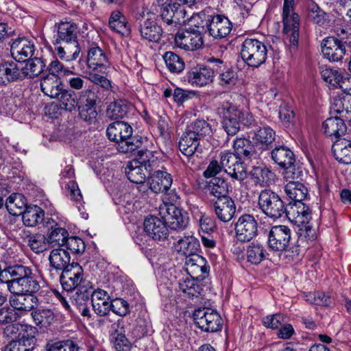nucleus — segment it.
<instances>
[{
  "instance_id": "14",
  "label": "nucleus",
  "mask_w": 351,
  "mask_h": 351,
  "mask_svg": "<svg viewBox=\"0 0 351 351\" xmlns=\"http://www.w3.org/2000/svg\"><path fill=\"white\" fill-rule=\"evenodd\" d=\"M160 214L171 230H183L187 227L188 217L186 213H183L173 203L160 208Z\"/></svg>"
},
{
  "instance_id": "63",
  "label": "nucleus",
  "mask_w": 351,
  "mask_h": 351,
  "mask_svg": "<svg viewBox=\"0 0 351 351\" xmlns=\"http://www.w3.org/2000/svg\"><path fill=\"white\" fill-rule=\"evenodd\" d=\"M110 311L119 316L123 317L130 313L129 304L125 300L117 298L111 301Z\"/></svg>"
},
{
  "instance_id": "37",
  "label": "nucleus",
  "mask_w": 351,
  "mask_h": 351,
  "mask_svg": "<svg viewBox=\"0 0 351 351\" xmlns=\"http://www.w3.org/2000/svg\"><path fill=\"white\" fill-rule=\"evenodd\" d=\"M199 141L197 137L185 130L178 143L179 149L187 158H190L197 150Z\"/></svg>"
},
{
  "instance_id": "56",
  "label": "nucleus",
  "mask_w": 351,
  "mask_h": 351,
  "mask_svg": "<svg viewBox=\"0 0 351 351\" xmlns=\"http://www.w3.org/2000/svg\"><path fill=\"white\" fill-rule=\"evenodd\" d=\"M78 345L71 339L48 343L47 351H79Z\"/></svg>"
},
{
  "instance_id": "32",
  "label": "nucleus",
  "mask_w": 351,
  "mask_h": 351,
  "mask_svg": "<svg viewBox=\"0 0 351 351\" xmlns=\"http://www.w3.org/2000/svg\"><path fill=\"white\" fill-rule=\"evenodd\" d=\"M134 107L128 101L119 99L110 103L106 109V117L112 120L122 119L127 117Z\"/></svg>"
},
{
  "instance_id": "20",
  "label": "nucleus",
  "mask_w": 351,
  "mask_h": 351,
  "mask_svg": "<svg viewBox=\"0 0 351 351\" xmlns=\"http://www.w3.org/2000/svg\"><path fill=\"white\" fill-rule=\"evenodd\" d=\"M172 183V176L166 171L157 170L148 176L149 189L155 193H167Z\"/></svg>"
},
{
  "instance_id": "12",
  "label": "nucleus",
  "mask_w": 351,
  "mask_h": 351,
  "mask_svg": "<svg viewBox=\"0 0 351 351\" xmlns=\"http://www.w3.org/2000/svg\"><path fill=\"white\" fill-rule=\"evenodd\" d=\"M59 278L62 287L66 292V295L70 291L81 288L86 285L85 282H90L84 278L82 267L75 262H72L71 267L62 271Z\"/></svg>"
},
{
  "instance_id": "6",
  "label": "nucleus",
  "mask_w": 351,
  "mask_h": 351,
  "mask_svg": "<svg viewBox=\"0 0 351 351\" xmlns=\"http://www.w3.org/2000/svg\"><path fill=\"white\" fill-rule=\"evenodd\" d=\"M266 45L258 39L246 38L241 46V57L243 62L252 68H258L267 58Z\"/></svg>"
},
{
  "instance_id": "9",
  "label": "nucleus",
  "mask_w": 351,
  "mask_h": 351,
  "mask_svg": "<svg viewBox=\"0 0 351 351\" xmlns=\"http://www.w3.org/2000/svg\"><path fill=\"white\" fill-rule=\"evenodd\" d=\"M294 0H284L282 11L283 33L289 39L291 49H295L298 45L300 17L292 12Z\"/></svg>"
},
{
  "instance_id": "28",
  "label": "nucleus",
  "mask_w": 351,
  "mask_h": 351,
  "mask_svg": "<svg viewBox=\"0 0 351 351\" xmlns=\"http://www.w3.org/2000/svg\"><path fill=\"white\" fill-rule=\"evenodd\" d=\"M332 151L336 160L343 164H351V137L336 140L332 147Z\"/></svg>"
},
{
  "instance_id": "2",
  "label": "nucleus",
  "mask_w": 351,
  "mask_h": 351,
  "mask_svg": "<svg viewBox=\"0 0 351 351\" xmlns=\"http://www.w3.org/2000/svg\"><path fill=\"white\" fill-rule=\"evenodd\" d=\"M77 33V27L74 23L62 22L58 25L54 50L61 60L69 62L78 58L80 48Z\"/></svg>"
},
{
  "instance_id": "49",
  "label": "nucleus",
  "mask_w": 351,
  "mask_h": 351,
  "mask_svg": "<svg viewBox=\"0 0 351 351\" xmlns=\"http://www.w3.org/2000/svg\"><path fill=\"white\" fill-rule=\"evenodd\" d=\"M167 69L171 73H180L185 66L182 58L173 51H167L162 56Z\"/></svg>"
},
{
  "instance_id": "44",
  "label": "nucleus",
  "mask_w": 351,
  "mask_h": 351,
  "mask_svg": "<svg viewBox=\"0 0 351 351\" xmlns=\"http://www.w3.org/2000/svg\"><path fill=\"white\" fill-rule=\"evenodd\" d=\"M45 69V62L40 58H29L25 66L22 67L25 79H34L40 75Z\"/></svg>"
},
{
  "instance_id": "25",
  "label": "nucleus",
  "mask_w": 351,
  "mask_h": 351,
  "mask_svg": "<svg viewBox=\"0 0 351 351\" xmlns=\"http://www.w3.org/2000/svg\"><path fill=\"white\" fill-rule=\"evenodd\" d=\"M213 210L217 219L226 223L234 217L236 205L230 197L217 199L213 203Z\"/></svg>"
},
{
  "instance_id": "42",
  "label": "nucleus",
  "mask_w": 351,
  "mask_h": 351,
  "mask_svg": "<svg viewBox=\"0 0 351 351\" xmlns=\"http://www.w3.org/2000/svg\"><path fill=\"white\" fill-rule=\"evenodd\" d=\"M34 324L40 327L47 328L55 320L53 311L48 308H36L31 313Z\"/></svg>"
},
{
  "instance_id": "10",
  "label": "nucleus",
  "mask_w": 351,
  "mask_h": 351,
  "mask_svg": "<svg viewBox=\"0 0 351 351\" xmlns=\"http://www.w3.org/2000/svg\"><path fill=\"white\" fill-rule=\"evenodd\" d=\"M195 325L202 331L215 332L221 330L223 320L217 311L202 307L195 309L193 315Z\"/></svg>"
},
{
  "instance_id": "4",
  "label": "nucleus",
  "mask_w": 351,
  "mask_h": 351,
  "mask_svg": "<svg viewBox=\"0 0 351 351\" xmlns=\"http://www.w3.org/2000/svg\"><path fill=\"white\" fill-rule=\"evenodd\" d=\"M197 21L195 27L202 29V31H208L209 35L215 38H222L228 36L232 28V24L228 17L222 14H215L210 8L205 9L193 17Z\"/></svg>"
},
{
  "instance_id": "18",
  "label": "nucleus",
  "mask_w": 351,
  "mask_h": 351,
  "mask_svg": "<svg viewBox=\"0 0 351 351\" xmlns=\"http://www.w3.org/2000/svg\"><path fill=\"white\" fill-rule=\"evenodd\" d=\"M34 51V42L25 37L14 39L10 46L12 58L19 62H25L31 58Z\"/></svg>"
},
{
  "instance_id": "7",
  "label": "nucleus",
  "mask_w": 351,
  "mask_h": 351,
  "mask_svg": "<svg viewBox=\"0 0 351 351\" xmlns=\"http://www.w3.org/2000/svg\"><path fill=\"white\" fill-rule=\"evenodd\" d=\"M133 153L137 158L128 164L125 173L131 182H145L148 171L147 166L150 167L149 158L153 157L152 152L147 149H138Z\"/></svg>"
},
{
  "instance_id": "21",
  "label": "nucleus",
  "mask_w": 351,
  "mask_h": 351,
  "mask_svg": "<svg viewBox=\"0 0 351 351\" xmlns=\"http://www.w3.org/2000/svg\"><path fill=\"white\" fill-rule=\"evenodd\" d=\"M25 79L22 68L14 61H4L0 63V84L7 85L12 82H21Z\"/></svg>"
},
{
  "instance_id": "33",
  "label": "nucleus",
  "mask_w": 351,
  "mask_h": 351,
  "mask_svg": "<svg viewBox=\"0 0 351 351\" xmlns=\"http://www.w3.org/2000/svg\"><path fill=\"white\" fill-rule=\"evenodd\" d=\"M25 330L29 328L34 334L36 329L31 326H25ZM36 339L33 335H23L16 341H12L5 348V351H32L36 346Z\"/></svg>"
},
{
  "instance_id": "62",
  "label": "nucleus",
  "mask_w": 351,
  "mask_h": 351,
  "mask_svg": "<svg viewBox=\"0 0 351 351\" xmlns=\"http://www.w3.org/2000/svg\"><path fill=\"white\" fill-rule=\"evenodd\" d=\"M296 226L298 228V234L301 240L314 241L316 239L315 230L310 224V221Z\"/></svg>"
},
{
  "instance_id": "38",
  "label": "nucleus",
  "mask_w": 351,
  "mask_h": 351,
  "mask_svg": "<svg viewBox=\"0 0 351 351\" xmlns=\"http://www.w3.org/2000/svg\"><path fill=\"white\" fill-rule=\"evenodd\" d=\"M233 149L239 157L243 156L247 159H255L258 156V153L254 145L246 138H237L234 141Z\"/></svg>"
},
{
  "instance_id": "19",
  "label": "nucleus",
  "mask_w": 351,
  "mask_h": 351,
  "mask_svg": "<svg viewBox=\"0 0 351 351\" xmlns=\"http://www.w3.org/2000/svg\"><path fill=\"white\" fill-rule=\"evenodd\" d=\"M286 210L285 215L295 225L305 223L311 219V211L302 201L290 202Z\"/></svg>"
},
{
  "instance_id": "47",
  "label": "nucleus",
  "mask_w": 351,
  "mask_h": 351,
  "mask_svg": "<svg viewBox=\"0 0 351 351\" xmlns=\"http://www.w3.org/2000/svg\"><path fill=\"white\" fill-rule=\"evenodd\" d=\"M207 189L210 194L217 199L228 197V184L226 180L219 177H214L208 182Z\"/></svg>"
},
{
  "instance_id": "50",
  "label": "nucleus",
  "mask_w": 351,
  "mask_h": 351,
  "mask_svg": "<svg viewBox=\"0 0 351 351\" xmlns=\"http://www.w3.org/2000/svg\"><path fill=\"white\" fill-rule=\"evenodd\" d=\"M69 236L68 231L60 227L51 226V231L48 233L47 239V241L51 247L58 246V247H63L65 239Z\"/></svg>"
},
{
  "instance_id": "31",
  "label": "nucleus",
  "mask_w": 351,
  "mask_h": 351,
  "mask_svg": "<svg viewBox=\"0 0 351 351\" xmlns=\"http://www.w3.org/2000/svg\"><path fill=\"white\" fill-rule=\"evenodd\" d=\"M138 30L142 39L152 43H158L162 35V29L155 21L147 19L141 22Z\"/></svg>"
},
{
  "instance_id": "53",
  "label": "nucleus",
  "mask_w": 351,
  "mask_h": 351,
  "mask_svg": "<svg viewBox=\"0 0 351 351\" xmlns=\"http://www.w3.org/2000/svg\"><path fill=\"white\" fill-rule=\"evenodd\" d=\"M47 71H48L49 76L60 80L62 77L69 76L74 73L73 71L64 66L58 59L51 62L47 68Z\"/></svg>"
},
{
  "instance_id": "54",
  "label": "nucleus",
  "mask_w": 351,
  "mask_h": 351,
  "mask_svg": "<svg viewBox=\"0 0 351 351\" xmlns=\"http://www.w3.org/2000/svg\"><path fill=\"white\" fill-rule=\"evenodd\" d=\"M77 106H96L99 97L94 88L82 90L77 98Z\"/></svg>"
},
{
  "instance_id": "29",
  "label": "nucleus",
  "mask_w": 351,
  "mask_h": 351,
  "mask_svg": "<svg viewBox=\"0 0 351 351\" xmlns=\"http://www.w3.org/2000/svg\"><path fill=\"white\" fill-rule=\"evenodd\" d=\"M250 134H252L254 142L261 145L264 149H268L273 147L272 143L276 138V132L271 128L267 125L255 126V128L251 130Z\"/></svg>"
},
{
  "instance_id": "46",
  "label": "nucleus",
  "mask_w": 351,
  "mask_h": 351,
  "mask_svg": "<svg viewBox=\"0 0 351 351\" xmlns=\"http://www.w3.org/2000/svg\"><path fill=\"white\" fill-rule=\"evenodd\" d=\"M199 141L212 134L210 124L204 119H197L189 124L185 130Z\"/></svg>"
},
{
  "instance_id": "60",
  "label": "nucleus",
  "mask_w": 351,
  "mask_h": 351,
  "mask_svg": "<svg viewBox=\"0 0 351 351\" xmlns=\"http://www.w3.org/2000/svg\"><path fill=\"white\" fill-rule=\"evenodd\" d=\"M221 166L223 171L227 173L228 169H230L238 162L241 158L235 152L223 151L219 154Z\"/></svg>"
},
{
  "instance_id": "36",
  "label": "nucleus",
  "mask_w": 351,
  "mask_h": 351,
  "mask_svg": "<svg viewBox=\"0 0 351 351\" xmlns=\"http://www.w3.org/2000/svg\"><path fill=\"white\" fill-rule=\"evenodd\" d=\"M200 245L197 239L193 236H187L180 238L178 240L175 245L177 252L186 256V258L197 254Z\"/></svg>"
},
{
  "instance_id": "3",
  "label": "nucleus",
  "mask_w": 351,
  "mask_h": 351,
  "mask_svg": "<svg viewBox=\"0 0 351 351\" xmlns=\"http://www.w3.org/2000/svg\"><path fill=\"white\" fill-rule=\"evenodd\" d=\"M132 134V127L125 121H116L106 130L108 139L117 143L118 150L124 154L133 153L142 147L143 138Z\"/></svg>"
},
{
  "instance_id": "59",
  "label": "nucleus",
  "mask_w": 351,
  "mask_h": 351,
  "mask_svg": "<svg viewBox=\"0 0 351 351\" xmlns=\"http://www.w3.org/2000/svg\"><path fill=\"white\" fill-rule=\"evenodd\" d=\"M321 75L325 82L333 87H336L337 84H339V82H341L340 80H341L343 74L337 69L325 68L322 70Z\"/></svg>"
},
{
  "instance_id": "39",
  "label": "nucleus",
  "mask_w": 351,
  "mask_h": 351,
  "mask_svg": "<svg viewBox=\"0 0 351 351\" xmlns=\"http://www.w3.org/2000/svg\"><path fill=\"white\" fill-rule=\"evenodd\" d=\"M268 255L263 244L257 241L250 243L246 250L247 261L253 265L260 264Z\"/></svg>"
},
{
  "instance_id": "58",
  "label": "nucleus",
  "mask_w": 351,
  "mask_h": 351,
  "mask_svg": "<svg viewBox=\"0 0 351 351\" xmlns=\"http://www.w3.org/2000/svg\"><path fill=\"white\" fill-rule=\"evenodd\" d=\"M227 174L233 179L240 182L243 181L247 176L245 164L241 159L238 162L234 165L232 168L228 169Z\"/></svg>"
},
{
  "instance_id": "55",
  "label": "nucleus",
  "mask_w": 351,
  "mask_h": 351,
  "mask_svg": "<svg viewBox=\"0 0 351 351\" xmlns=\"http://www.w3.org/2000/svg\"><path fill=\"white\" fill-rule=\"evenodd\" d=\"M179 289L191 297H197L202 291V287L194 278H189L179 282Z\"/></svg>"
},
{
  "instance_id": "13",
  "label": "nucleus",
  "mask_w": 351,
  "mask_h": 351,
  "mask_svg": "<svg viewBox=\"0 0 351 351\" xmlns=\"http://www.w3.org/2000/svg\"><path fill=\"white\" fill-rule=\"evenodd\" d=\"M202 29L179 31L174 38L176 45L185 51H194L202 47L204 41Z\"/></svg>"
},
{
  "instance_id": "40",
  "label": "nucleus",
  "mask_w": 351,
  "mask_h": 351,
  "mask_svg": "<svg viewBox=\"0 0 351 351\" xmlns=\"http://www.w3.org/2000/svg\"><path fill=\"white\" fill-rule=\"evenodd\" d=\"M40 88L43 93L51 98H57L64 90L60 79L53 78L47 75L40 82Z\"/></svg>"
},
{
  "instance_id": "17",
  "label": "nucleus",
  "mask_w": 351,
  "mask_h": 351,
  "mask_svg": "<svg viewBox=\"0 0 351 351\" xmlns=\"http://www.w3.org/2000/svg\"><path fill=\"white\" fill-rule=\"evenodd\" d=\"M144 230L149 237L158 241L167 239L169 233L165 220L154 216L145 218Z\"/></svg>"
},
{
  "instance_id": "11",
  "label": "nucleus",
  "mask_w": 351,
  "mask_h": 351,
  "mask_svg": "<svg viewBox=\"0 0 351 351\" xmlns=\"http://www.w3.org/2000/svg\"><path fill=\"white\" fill-rule=\"evenodd\" d=\"M222 116V126L228 135L234 136L241 128V118L243 111L229 102H223L218 108Z\"/></svg>"
},
{
  "instance_id": "57",
  "label": "nucleus",
  "mask_w": 351,
  "mask_h": 351,
  "mask_svg": "<svg viewBox=\"0 0 351 351\" xmlns=\"http://www.w3.org/2000/svg\"><path fill=\"white\" fill-rule=\"evenodd\" d=\"M66 250H69L73 254H81L85 250V243L82 239L77 237H67L64 242Z\"/></svg>"
},
{
  "instance_id": "41",
  "label": "nucleus",
  "mask_w": 351,
  "mask_h": 351,
  "mask_svg": "<svg viewBox=\"0 0 351 351\" xmlns=\"http://www.w3.org/2000/svg\"><path fill=\"white\" fill-rule=\"evenodd\" d=\"M206 259L199 254H193L186 258L185 266L186 270L191 276L196 275L197 277L200 274L207 273V267L206 266Z\"/></svg>"
},
{
  "instance_id": "43",
  "label": "nucleus",
  "mask_w": 351,
  "mask_h": 351,
  "mask_svg": "<svg viewBox=\"0 0 351 351\" xmlns=\"http://www.w3.org/2000/svg\"><path fill=\"white\" fill-rule=\"evenodd\" d=\"M81 288L76 289L73 291H70L67 295L73 305L77 307L88 304L91 295L93 286L91 282H85Z\"/></svg>"
},
{
  "instance_id": "34",
  "label": "nucleus",
  "mask_w": 351,
  "mask_h": 351,
  "mask_svg": "<svg viewBox=\"0 0 351 351\" xmlns=\"http://www.w3.org/2000/svg\"><path fill=\"white\" fill-rule=\"evenodd\" d=\"M208 62L214 64V66H216V68L215 67V72L219 73L221 71L219 77V83L221 86H230L236 84V72L230 68H228L226 71H223L224 68L222 69V67H225V65L221 59L211 58L208 59Z\"/></svg>"
},
{
  "instance_id": "64",
  "label": "nucleus",
  "mask_w": 351,
  "mask_h": 351,
  "mask_svg": "<svg viewBox=\"0 0 351 351\" xmlns=\"http://www.w3.org/2000/svg\"><path fill=\"white\" fill-rule=\"evenodd\" d=\"M79 116L84 121L89 123H94L97 117L96 106H77Z\"/></svg>"
},
{
  "instance_id": "45",
  "label": "nucleus",
  "mask_w": 351,
  "mask_h": 351,
  "mask_svg": "<svg viewBox=\"0 0 351 351\" xmlns=\"http://www.w3.org/2000/svg\"><path fill=\"white\" fill-rule=\"evenodd\" d=\"M285 192L293 202L303 201L308 194L306 186L302 183L295 181H289L285 185Z\"/></svg>"
},
{
  "instance_id": "27",
  "label": "nucleus",
  "mask_w": 351,
  "mask_h": 351,
  "mask_svg": "<svg viewBox=\"0 0 351 351\" xmlns=\"http://www.w3.org/2000/svg\"><path fill=\"white\" fill-rule=\"evenodd\" d=\"M322 129L324 134L332 139L335 138L337 140L341 136L350 135L349 133L346 134L347 127L344 121L337 117L326 119L322 123Z\"/></svg>"
},
{
  "instance_id": "5",
  "label": "nucleus",
  "mask_w": 351,
  "mask_h": 351,
  "mask_svg": "<svg viewBox=\"0 0 351 351\" xmlns=\"http://www.w3.org/2000/svg\"><path fill=\"white\" fill-rule=\"evenodd\" d=\"M258 206L263 214L274 220L285 215L287 206L281 197L270 189L261 191L258 197Z\"/></svg>"
},
{
  "instance_id": "30",
  "label": "nucleus",
  "mask_w": 351,
  "mask_h": 351,
  "mask_svg": "<svg viewBox=\"0 0 351 351\" xmlns=\"http://www.w3.org/2000/svg\"><path fill=\"white\" fill-rule=\"evenodd\" d=\"M70 261L69 253L62 247L52 250L49 256L50 267L62 272L71 267Z\"/></svg>"
},
{
  "instance_id": "22",
  "label": "nucleus",
  "mask_w": 351,
  "mask_h": 351,
  "mask_svg": "<svg viewBox=\"0 0 351 351\" xmlns=\"http://www.w3.org/2000/svg\"><path fill=\"white\" fill-rule=\"evenodd\" d=\"M322 51L324 57L332 62L341 60L345 55L346 48L338 38L330 36L323 40Z\"/></svg>"
},
{
  "instance_id": "51",
  "label": "nucleus",
  "mask_w": 351,
  "mask_h": 351,
  "mask_svg": "<svg viewBox=\"0 0 351 351\" xmlns=\"http://www.w3.org/2000/svg\"><path fill=\"white\" fill-rule=\"evenodd\" d=\"M252 180L256 185L263 186L271 179L274 173L267 167H254L250 171Z\"/></svg>"
},
{
  "instance_id": "48",
  "label": "nucleus",
  "mask_w": 351,
  "mask_h": 351,
  "mask_svg": "<svg viewBox=\"0 0 351 351\" xmlns=\"http://www.w3.org/2000/svg\"><path fill=\"white\" fill-rule=\"evenodd\" d=\"M25 239L30 249L36 254L44 252L49 245L47 237L42 234H29Z\"/></svg>"
},
{
  "instance_id": "15",
  "label": "nucleus",
  "mask_w": 351,
  "mask_h": 351,
  "mask_svg": "<svg viewBox=\"0 0 351 351\" xmlns=\"http://www.w3.org/2000/svg\"><path fill=\"white\" fill-rule=\"evenodd\" d=\"M236 238L241 242H248L258 234V222L254 216L241 215L235 223Z\"/></svg>"
},
{
  "instance_id": "61",
  "label": "nucleus",
  "mask_w": 351,
  "mask_h": 351,
  "mask_svg": "<svg viewBox=\"0 0 351 351\" xmlns=\"http://www.w3.org/2000/svg\"><path fill=\"white\" fill-rule=\"evenodd\" d=\"M262 322L267 328L276 329L287 322V317L282 313H276L264 317Z\"/></svg>"
},
{
  "instance_id": "1",
  "label": "nucleus",
  "mask_w": 351,
  "mask_h": 351,
  "mask_svg": "<svg viewBox=\"0 0 351 351\" xmlns=\"http://www.w3.org/2000/svg\"><path fill=\"white\" fill-rule=\"evenodd\" d=\"M3 276L10 293L35 294L40 289V282L29 267L5 262Z\"/></svg>"
},
{
  "instance_id": "8",
  "label": "nucleus",
  "mask_w": 351,
  "mask_h": 351,
  "mask_svg": "<svg viewBox=\"0 0 351 351\" xmlns=\"http://www.w3.org/2000/svg\"><path fill=\"white\" fill-rule=\"evenodd\" d=\"M272 160L275 164L284 169V176L287 179L298 178L301 171L295 167V156L293 152L287 146H275L270 152Z\"/></svg>"
},
{
  "instance_id": "26",
  "label": "nucleus",
  "mask_w": 351,
  "mask_h": 351,
  "mask_svg": "<svg viewBox=\"0 0 351 351\" xmlns=\"http://www.w3.org/2000/svg\"><path fill=\"white\" fill-rule=\"evenodd\" d=\"M215 66H199L187 73L188 82L197 86H204L211 83L214 79Z\"/></svg>"
},
{
  "instance_id": "24",
  "label": "nucleus",
  "mask_w": 351,
  "mask_h": 351,
  "mask_svg": "<svg viewBox=\"0 0 351 351\" xmlns=\"http://www.w3.org/2000/svg\"><path fill=\"white\" fill-rule=\"evenodd\" d=\"M12 295L10 298L11 306L19 311H32L38 306V298L35 294L28 293H11Z\"/></svg>"
},
{
  "instance_id": "35",
  "label": "nucleus",
  "mask_w": 351,
  "mask_h": 351,
  "mask_svg": "<svg viewBox=\"0 0 351 351\" xmlns=\"http://www.w3.org/2000/svg\"><path fill=\"white\" fill-rule=\"evenodd\" d=\"M20 214H22L23 221L25 226L34 227L45 220L44 210L36 205L25 206L24 211L19 215Z\"/></svg>"
},
{
  "instance_id": "52",
  "label": "nucleus",
  "mask_w": 351,
  "mask_h": 351,
  "mask_svg": "<svg viewBox=\"0 0 351 351\" xmlns=\"http://www.w3.org/2000/svg\"><path fill=\"white\" fill-rule=\"evenodd\" d=\"M58 98L61 109L71 112L77 107V97L71 90L64 89Z\"/></svg>"
},
{
  "instance_id": "16",
  "label": "nucleus",
  "mask_w": 351,
  "mask_h": 351,
  "mask_svg": "<svg viewBox=\"0 0 351 351\" xmlns=\"http://www.w3.org/2000/svg\"><path fill=\"white\" fill-rule=\"evenodd\" d=\"M291 241V230L286 226H273L268 235V246L275 252L287 251Z\"/></svg>"
},
{
  "instance_id": "23",
  "label": "nucleus",
  "mask_w": 351,
  "mask_h": 351,
  "mask_svg": "<svg viewBox=\"0 0 351 351\" xmlns=\"http://www.w3.org/2000/svg\"><path fill=\"white\" fill-rule=\"evenodd\" d=\"M87 65L93 71H104L110 67V62L104 51L96 45H92L88 50Z\"/></svg>"
}]
</instances>
